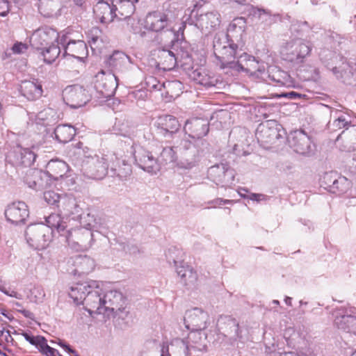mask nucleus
Listing matches in <instances>:
<instances>
[{"label": "nucleus", "instance_id": "9b49d317", "mask_svg": "<svg viewBox=\"0 0 356 356\" xmlns=\"http://www.w3.org/2000/svg\"><path fill=\"white\" fill-rule=\"evenodd\" d=\"M94 87L103 97H111L118 87L117 78L113 73L102 70L95 76Z\"/></svg>", "mask_w": 356, "mask_h": 356}, {"label": "nucleus", "instance_id": "774afa93", "mask_svg": "<svg viewBox=\"0 0 356 356\" xmlns=\"http://www.w3.org/2000/svg\"><path fill=\"white\" fill-rule=\"evenodd\" d=\"M280 356H307V355L305 354H302V353L300 355V354L294 353V352H287V353H284L281 354Z\"/></svg>", "mask_w": 356, "mask_h": 356}, {"label": "nucleus", "instance_id": "f3484780", "mask_svg": "<svg viewBox=\"0 0 356 356\" xmlns=\"http://www.w3.org/2000/svg\"><path fill=\"white\" fill-rule=\"evenodd\" d=\"M238 63L242 70L248 72L250 76L257 78L265 73L266 65L264 62H259L246 53L238 56Z\"/></svg>", "mask_w": 356, "mask_h": 356}, {"label": "nucleus", "instance_id": "f03ea898", "mask_svg": "<svg viewBox=\"0 0 356 356\" xmlns=\"http://www.w3.org/2000/svg\"><path fill=\"white\" fill-rule=\"evenodd\" d=\"M69 170L68 165L58 159H52L46 165V170H30L26 174L25 181L29 188L35 191L45 188L49 180L57 181L63 178Z\"/></svg>", "mask_w": 356, "mask_h": 356}, {"label": "nucleus", "instance_id": "9d476101", "mask_svg": "<svg viewBox=\"0 0 356 356\" xmlns=\"http://www.w3.org/2000/svg\"><path fill=\"white\" fill-rule=\"evenodd\" d=\"M67 39L64 44H61L65 49L66 58L65 63L68 65L72 59L78 62H83L88 56L86 44L82 39L74 40L66 35Z\"/></svg>", "mask_w": 356, "mask_h": 356}, {"label": "nucleus", "instance_id": "338daca9", "mask_svg": "<svg viewBox=\"0 0 356 356\" xmlns=\"http://www.w3.org/2000/svg\"><path fill=\"white\" fill-rule=\"evenodd\" d=\"M344 69H341L340 67H334L332 68V73L337 76V78H341L343 76V72Z\"/></svg>", "mask_w": 356, "mask_h": 356}, {"label": "nucleus", "instance_id": "a211bd4d", "mask_svg": "<svg viewBox=\"0 0 356 356\" xmlns=\"http://www.w3.org/2000/svg\"><path fill=\"white\" fill-rule=\"evenodd\" d=\"M170 11H154L149 13L145 20V27L152 31H160L172 21Z\"/></svg>", "mask_w": 356, "mask_h": 356}, {"label": "nucleus", "instance_id": "f704fd0d", "mask_svg": "<svg viewBox=\"0 0 356 356\" xmlns=\"http://www.w3.org/2000/svg\"><path fill=\"white\" fill-rule=\"evenodd\" d=\"M61 207L67 215L79 214L81 210L76 200L70 196L62 197Z\"/></svg>", "mask_w": 356, "mask_h": 356}, {"label": "nucleus", "instance_id": "79ce46f5", "mask_svg": "<svg viewBox=\"0 0 356 356\" xmlns=\"http://www.w3.org/2000/svg\"><path fill=\"white\" fill-rule=\"evenodd\" d=\"M349 117L346 115H341L332 122L328 123V127L332 131H336L341 129H348L350 125Z\"/></svg>", "mask_w": 356, "mask_h": 356}, {"label": "nucleus", "instance_id": "680f3d73", "mask_svg": "<svg viewBox=\"0 0 356 356\" xmlns=\"http://www.w3.org/2000/svg\"><path fill=\"white\" fill-rule=\"evenodd\" d=\"M49 109H44L42 111H40V113H38L36 115V120H38V121H42V120H45L47 119V114L49 113Z\"/></svg>", "mask_w": 356, "mask_h": 356}, {"label": "nucleus", "instance_id": "aec40b11", "mask_svg": "<svg viewBox=\"0 0 356 356\" xmlns=\"http://www.w3.org/2000/svg\"><path fill=\"white\" fill-rule=\"evenodd\" d=\"M5 216L13 224L24 222L29 216L28 206L24 202H13L8 206Z\"/></svg>", "mask_w": 356, "mask_h": 356}, {"label": "nucleus", "instance_id": "2eb2a0df", "mask_svg": "<svg viewBox=\"0 0 356 356\" xmlns=\"http://www.w3.org/2000/svg\"><path fill=\"white\" fill-rule=\"evenodd\" d=\"M102 289L99 287V283L97 282V286L95 289H90L88 294L81 304L85 305L86 309L90 314H105V307H104V296H102Z\"/></svg>", "mask_w": 356, "mask_h": 356}, {"label": "nucleus", "instance_id": "72a5a7b5", "mask_svg": "<svg viewBox=\"0 0 356 356\" xmlns=\"http://www.w3.org/2000/svg\"><path fill=\"white\" fill-rule=\"evenodd\" d=\"M152 88L158 89L159 90H161V88H163L166 90L167 93L169 94L170 96L177 97L179 96L181 92L182 84L180 81H172L164 82L162 84H154L152 86Z\"/></svg>", "mask_w": 356, "mask_h": 356}, {"label": "nucleus", "instance_id": "0eeeda50", "mask_svg": "<svg viewBox=\"0 0 356 356\" xmlns=\"http://www.w3.org/2000/svg\"><path fill=\"white\" fill-rule=\"evenodd\" d=\"M51 230L43 223L29 225L25 231L27 243L35 249H44L51 240Z\"/></svg>", "mask_w": 356, "mask_h": 356}, {"label": "nucleus", "instance_id": "69168bd1", "mask_svg": "<svg viewBox=\"0 0 356 356\" xmlns=\"http://www.w3.org/2000/svg\"><path fill=\"white\" fill-rule=\"evenodd\" d=\"M59 345L63 347L67 352L71 353L72 356H79L75 350L72 349L68 345L63 343V342H60Z\"/></svg>", "mask_w": 356, "mask_h": 356}, {"label": "nucleus", "instance_id": "ddd939ff", "mask_svg": "<svg viewBox=\"0 0 356 356\" xmlns=\"http://www.w3.org/2000/svg\"><path fill=\"white\" fill-rule=\"evenodd\" d=\"M63 97L66 104L74 108L84 106L90 100L88 92L79 86L66 87L63 92Z\"/></svg>", "mask_w": 356, "mask_h": 356}, {"label": "nucleus", "instance_id": "0e129e2a", "mask_svg": "<svg viewBox=\"0 0 356 356\" xmlns=\"http://www.w3.org/2000/svg\"><path fill=\"white\" fill-rule=\"evenodd\" d=\"M250 200L259 202L265 200V195L262 194L251 193L248 197Z\"/></svg>", "mask_w": 356, "mask_h": 356}, {"label": "nucleus", "instance_id": "2f4dec72", "mask_svg": "<svg viewBox=\"0 0 356 356\" xmlns=\"http://www.w3.org/2000/svg\"><path fill=\"white\" fill-rule=\"evenodd\" d=\"M56 138L60 143L70 141L76 134L75 129L67 124H60L54 130Z\"/></svg>", "mask_w": 356, "mask_h": 356}, {"label": "nucleus", "instance_id": "423d86ee", "mask_svg": "<svg viewBox=\"0 0 356 356\" xmlns=\"http://www.w3.org/2000/svg\"><path fill=\"white\" fill-rule=\"evenodd\" d=\"M236 44L230 42L228 35L224 33L217 34L213 40V52L216 57L222 64H229L238 58V51Z\"/></svg>", "mask_w": 356, "mask_h": 356}, {"label": "nucleus", "instance_id": "7c9ffc66", "mask_svg": "<svg viewBox=\"0 0 356 356\" xmlns=\"http://www.w3.org/2000/svg\"><path fill=\"white\" fill-rule=\"evenodd\" d=\"M190 76L197 83L206 88L215 86L217 83V80L214 76H210L202 68L193 70Z\"/></svg>", "mask_w": 356, "mask_h": 356}, {"label": "nucleus", "instance_id": "58836bf2", "mask_svg": "<svg viewBox=\"0 0 356 356\" xmlns=\"http://www.w3.org/2000/svg\"><path fill=\"white\" fill-rule=\"evenodd\" d=\"M335 319L334 324L336 326L341 330H343L346 332H349V329L350 325H352V321H346L345 318L346 317H354L352 315L344 314L343 312H341V310H337L334 312Z\"/></svg>", "mask_w": 356, "mask_h": 356}, {"label": "nucleus", "instance_id": "5701e85b", "mask_svg": "<svg viewBox=\"0 0 356 356\" xmlns=\"http://www.w3.org/2000/svg\"><path fill=\"white\" fill-rule=\"evenodd\" d=\"M184 130L186 133H188L189 136L193 138H200L209 132V124L203 119H191L186 121Z\"/></svg>", "mask_w": 356, "mask_h": 356}, {"label": "nucleus", "instance_id": "a878e982", "mask_svg": "<svg viewBox=\"0 0 356 356\" xmlns=\"http://www.w3.org/2000/svg\"><path fill=\"white\" fill-rule=\"evenodd\" d=\"M103 296L105 314L108 312L120 309L124 302L123 295L117 290L108 291Z\"/></svg>", "mask_w": 356, "mask_h": 356}, {"label": "nucleus", "instance_id": "13d9d810", "mask_svg": "<svg viewBox=\"0 0 356 356\" xmlns=\"http://www.w3.org/2000/svg\"><path fill=\"white\" fill-rule=\"evenodd\" d=\"M124 169L123 172H120L118 175L122 178H126L127 176L130 175L131 173V165L128 164L124 163Z\"/></svg>", "mask_w": 356, "mask_h": 356}, {"label": "nucleus", "instance_id": "cd10ccee", "mask_svg": "<svg viewBox=\"0 0 356 356\" xmlns=\"http://www.w3.org/2000/svg\"><path fill=\"white\" fill-rule=\"evenodd\" d=\"M176 270L184 285L189 287L195 286L197 281V275L192 267L181 263L177 266Z\"/></svg>", "mask_w": 356, "mask_h": 356}, {"label": "nucleus", "instance_id": "a19ab883", "mask_svg": "<svg viewBox=\"0 0 356 356\" xmlns=\"http://www.w3.org/2000/svg\"><path fill=\"white\" fill-rule=\"evenodd\" d=\"M257 135L258 139H261L265 143H269L272 139L277 137V133L275 129L262 124L259 126Z\"/></svg>", "mask_w": 356, "mask_h": 356}, {"label": "nucleus", "instance_id": "e433bc0d", "mask_svg": "<svg viewBox=\"0 0 356 356\" xmlns=\"http://www.w3.org/2000/svg\"><path fill=\"white\" fill-rule=\"evenodd\" d=\"M60 44H55L54 42L44 47L42 54L44 57V60L47 63H53L59 56L60 53Z\"/></svg>", "mask_w": 356, "mask_h": 356}, {"label": "nucleus", "instance_id": "c85d7f7f", "mask_svg": "<svg viewBox=\"0 0 356 356\" xmlns=\"http://www.w3.org/2000/svg\"><path fill=\"white\" fill-rule=\"evenodd\" d=\"M73 265L74 274H88L94 270L95 262L87 255H78L74 258Z\"/></svg>", "mask_w": 356, "mask_h": 356}, {"label": "nucleus", "instance_id": "864d4df0", "mask_svg": "<svg viewBox=\"0 0 356 356\" xmlns=\"http://www.w3.org/2000/svg\"><path fill=\"white\" fill-rule=\"evenodd\" d=\"M0 291L8 296L13 297V298H15L17 299H21V295L19 294L17 292H16L15 291H9L6 290L5 289V287L1 285H0Z\"/></svg>", "mask_w": 356, "mask_h": 356}, {"label": "nucleus", "instance_id": "6ab92c4d", "mask_svg": "<svg viewBox=\"0 0 356 356\" xmlns=\"http://www.w3.org/2000/svg\"><path fill=\"white\" fill-rule=\"evenodd\" d=\"M220 22V15L216 11H211L198 15L195 26L202 32L209 33L218 29Z\"/></svg>", "mask_w": 356, "mask_h": 356}, {"label": "nucleus", "instance_id": "8fccbe9b", "mask_svg": "<svg viewBox=\"0 0 356 356\" xmlns=\"http://www.w3.org/2000/svg\"><path fill=\"white\" fill-rule=\"evenodd\" d=\"M28 46L22 42H16L12 47V51L15 54H21L26 52L27 50Z\"/></svg>", "mask_w": 356, "mask_h": 356}, {"label": "nucleus", "instance_id": "c9c22d12", "mask_svg": "<svg viewBox=\"0 0 356 356\" xmlns=\"http://www.w3.org/2000/svg\"><path fill=\"white\" fill-rule=\"evenodd\" d=\"M351 186V182L345 177H339L334 179L332 184L330 186V191L332 193L343 194L346 193Z\"/></svg>", "mask_w": 356, "mask_h": 356}, {"label": "nucleus", "instance_id": "20e7f679", "mask_svg": "<svg viewBox=\"0 0 356 356\" xmlns=\"http://www.w3.org/2000/svg\"><path fill=\"white\" fill-rule=\"evenodd\" d=\"M312 44L301 38L287 41L281 49L283 58L296 64L302 63L312 50Z\"/></svg>", "mask_w": 356, "mask_h": 356}, {"label": "nucleus", "instance_id": "5fc2aeb1", "mask_svg": "<svg viewBox=\"0 0 356 356\" xmlns=\"http://www.w3.org/2000/svg\"><path fill=\"white\" fill-rule=\"evenodd\" d=\"M193 332L190 334L189 339L195 343H198L199 341H201L202 339V336L201 332H196V331H192Z\"/></svg>", "mask_w": 356, "mask_h": 356}, {"label": "nucleus", "instance_id": "6e6552de", "mask_svg": "<svg viewBox=\"0 0 356 356\" xmlns=\"http://www.w3.org/2000/svg\"><path fill=\"white\" fill-rule=\"evenodd\" d=\"M106 63L127 78L132 76L138 70V65L130 56L119 51H114L107 59Z\"/></svg>", "mask_w": 356, "mask_h": 356}, {"label": "nucleus", "instance_id": "a18cd8bd", "mask_svg": "<svg viewBox=\"0 0 356 356\" xmlns=\"http://www.w3.org/2000/svg\"><path fill=\"white\" fill-rule=\"evenodd\" d=\"M40 352L44 354L46 356H61L58 351L50 347L47 343L45 339L42 341L39 346Z\"/></svg>", "mask_w": 356, "mask_h": 356}, {"label": "nucleus", "instance_id": "473e14b6", "mask_svg": "<svg viewBox=\"0 0 356 356\" xmlns=\"http://www.w3.org/2000/svg\"><path fill=\"white\" fill-rule=\"evenodd\" d=\"M45 222L47 223L46 226L49 229H55L59 233L65 232V229L67 227L66 222L63 220L60 215L58 213H51L46 218Z\"/></svg>", "mask_w": 356, "mask_h": 356}, {"label": "nucleus", "instance_id": "de8ad7c7", "mask_svg": "<svg viewBox=\"0 0 356 356\" xmlns=\"http://www.w3.org/2000/svg\"><path fill=\"white\" fill-rule=\"evenodd\" d=\"M251 15L252 17L263 21H266L271 15L269 10L258 8H252Z\"/></svg>", "mask_w": 356, "mask_h": 356}, {"label": "nucleus", "instance_id": "f257e3e1", "mask_svg": "<svg viewBox=\"0 0 356 356\" xmlns=\"http://www.w3.org/2000/svg\"><path fill=\"white\" fill-rule=\"evenodd\" d=\"M133 154L136 162L143 170L156 174L162 167L172 165L177 160V155L171 147H163L159 155L155 158L152 152H149L140 146L132 145Z\"/></svg>", "mask_w": 356, "mask_h": 356}, {"label": "nucleus", "instance_id": "bb28decb", "mask_svg": "<svg viewBox=\"0 0 356 356\" xmlns=\"http://www.w3.org/2000/svg\"><path fill=\"white\" fill-rule=\"evenodd\" d=\"M20 90L22 95L29 100H35L42 95V87L38 80L22 81Z\"/></svg>", "mask_w": 356, "mask_h": 356}, {"label": "nucleus", "instance_id": "393cba45", "mask_svg": "<svg viewBox=\"0 0 356 356\" xmlns=\"http://www.w3.org/2000/svg\"><path fill=\"white\" fill-rule=\"evenodd\" d=\"M115 11L117 19H122L130 17L135 11V3L138 0H110Z\"/></svg>", "mask_w": 356, "mask_h": 356}, {"label": "nucleus", "instance_id": "4d7b16f0", "mask_svg": "<svg viewBox=\"0 0 356 356\" xmlns=\"http://www.w3.org/2000/svg\"><path fill=\"white\" fill-rule=\"evenodd\" d=\"M211 170L212 172H216L217 171L222 172V175L225 176L226 173L227 172V169L226 168V166L224 164L218 165L216 166H213L211 168Z\"/></svg>", "mask_w": 356, "mask_h": 356}, {"label": "nucleus", "instance_id": "7ed1b4c3", "mask_svg": "<svg viewBox=\"0 0 356 356\" xmlns=\"http://www.w3.org/2000/svg\"><path fill=\"white\" fill-rule=\"evenodd\" d=\"M83 152V170L86 175L91 179H102L107 174L108 165L106 159L99 156L89 148L86 147Z\"/></svg>", "mask_w": 356, "mask_h": 356}, {"label": "nucleus", "instance_id": "412c9836", "mask_svg": "<svg viewBox=\"0 0 356 356\" xmlns=\"http://www.w3.org/2000/svg\"><path fill=\"white\" fill-rule=\"evenodd\" d=\"M97 286V282L95 280H88L83 282L74 284L70 287L69 296L73 299L76 305L81 304L84 298L88 294L90 289H95Z\"/></svg>", "mask_w": 356, "mask_h": 356}, {"label": "nucleus", "instance_id": "3c124183", "mask_svg": "<svg viewBox=\"0 0 356 356\" xmlns=\"http://www.w3.org/2000/svg\"><path fill=\"white\" fill-rule=\"evenodd\" d=\"M22 335L24 336L25 339L27 341H29L31 344L37 345L39 346L44 339V337H34L33 336L29 335L28 333H26V332L23 333Z\"/></svg>", "mask_w": 356, "mask_h": 356}, {"label": "nucleus", "instance_id": "39448f33", "mask_svg": "<svg viewBox=\"0 0 356 356\" xmlns=\"http://www.w3.org/2000/svg\"><path fill=\"white\" fill-rule=\"evenodd\" d=\"M61 235L65 236L68 245L76 251H87L95 242L93 232L79 227L71 228Z\"/></svg>", "mask_w": 356, "mask_h": 356}, {"label": "nucleus", "instance_id": "f8f14e48", "mask_svg": "<svg viewBox=\"0 0 356 356\" xmlns=\"http://www.w3.org/2000/svg\"><path fill=\"white\" fill-rule=\"evenodd\" d=\"M177 120L172 115L159 117L154 122V131L159 138H171L179 129Z\"/></svg>", "mask_w": 356, "mask_h": 356}, {"label": "nucleus", "instance_id": "dca6fc26", "mask_svg": "<svg viewBox=\"0 0 356 356\" xmlns=\"http://www.w3.org/2000/svg\"><path fill=\"white\" fill-rule=\"evenodd\" d=\"M208 314L200 308H193L186 312L184 323L187 329L192 331L204 330L207 326Z\"/></svg>", "mask_w": 356, "mask_h": 356}, {"label": "nucleus", "instance_id": "37998d69", "mask_svg": "<svg viewBox=\"0 0 356 356\" xmlns=\"http://www.w3.org/2000/svg\"><path fill=\"white\" fill-rule=\"evenodd\" d=\"M21 163L25 166L31 165L35 160V154L29 149H22Z\"/></svg>", "mask_w": 356, "mask_h": 356}, {"label": "nucleus", "instance_id": "bf43d9fd", "mask_svg": "<svg viewBox=\"0 0 356 356\" xmlns=\"http://www.w3.org/2000/svg\"><path fill=\"white\" fill-rule=\"evenodd\" d=\"M133 96L136 99H144L147 97V92L144 90H138L132 92Z\"/></svg>", "mask_w": 356, "mask_h": 356}, {"label": "nucleus", "instance_id": "052dcab7", "mask_svg": "<svg viewBox=\"0 0 356 356\" xmlns=\"http://www.w3.org/2000/svg\"><path fill=\"white\" fill-rule=\"evenodd\" d=\"M345 319L346 321H352V325L348 332H353L356 335V317H346Z\"/></svg>", "mask_w": 356, "mask_h": 356}, {"label": "nucleus", "instance_id": "b1692460", "mask_svg": "<svg viewBox=\"0 0 356 356\" xmlns=\"http://www.w3.org/2000/svg\"><path fill=\"white\" fill-rule=\"evenodd\" d=\"M290 143L295 151L299 154H306L311 150L310 138L303 131H294Z\"/></svg>", "mask_w": 356, "mask_h": 356}, {"label": "nucleus", "instance_id": "4c0bfd02", "mask_svg": "<svg viewBox=\"0 0 356 356\" xmlns=\"http://www.w3.org/2000/svg\"><path fill=\"white\" fill-rule=\"evenodd\" d=\"M268 76L277 86L289 87L291 85V78L286 72L280 70H273Z\"/></svg>", "mask_w": 356, "mask_h": 356}, {"label": "nucleus", "instance_id": "6e6d98bb", "mask_svg": "<svg viewBox=\"0 0 356 356\" xmlns=\"http://www.w3.org/2000/svg\"><path fill=\"white\" fill-rule=\"evenodd\" d=\"M160 356H171L168 342H163L161 345Z\"/></svg>", "mask_w": 356, "mask_h": 356}, {"label": "nucleus", "instance_id": "c03bdc74", "mask_svg": "<svg viewBox=\"0 0 356 356\" xmlns=\"http://www.w3.org/2000/svg\"><path fill=\"white\" fill-rule=\"evenodd\" d=\"M245 19L243 17L234 19L229 24V31L243 32L245 28Z\"/></svg>", "mask_w": 356, "mask_h": 356}, {"label": "nucleus", "instance_id": "ea45409f", "mask_svg": "<svg viewBox=\"0 0 356 356\" xmlns=\"http://www.w3.org/2000/svg\"><path fill=\"white\" fill-rule=\"evenodd\" d=\"M79 222V227L89 229L92 232L95 229L98 228V222L96 217L90 213L81 215Z\"/></svg>", "mask_w": 356, "mask_h": 356}, {"label": "nucleus", "instance_id": "4be33fe9", "mask_svg": "<svg viewBox=\"0 0 356 356\" xmlns=\"http://www.w3.org/2000/svg\"><path fill=\"white\" fill-rule=\"evenodd\" d=\"M93 12L97 19L102 23H110L117 18L113 4L108 1H97L93 8Z\"/></svg>", "mask_w": 356, "mask_h": 356}, {"label": "nucleus", "instance_id": "e2e57ef3", "mask_svg": "<svg viewBox=\"0 0 356 356\" xmlns=\"http://www.w3.org/2000/svg\"><path fill=\"white\" fill-rule=\"evenodd\" d=\"M335 175L332 172H330V173H325V175H324L323 177V179H324V181L325 183L330 187V184L329 183L330 182H332L333 181V180L334 179H336L335 177Z\"/></svg>", "mask_w": 356, "mask_h": 356}, {"label": "nucleus", "instance_id": "4468645a", "mask_svg": "<svg viewBox=\"0 0 356 356\" xmlns=\"http://www.w3.org/2000/svg\"><path fill=\"white\" fill-rule=\"evenodd\" d=\"M179 147L182 151V158L178 163V166L184 169H191L197 163V148L186 137L181 140Z\"/></svg>", "mask_w": 356, "mask_h": 356}, {"label": "nucleus", "instance_id": "09e8293b", "mask_svg": "<svg viewBox=\"0 0 356 356\" xmlns=\"http://www.w3.org/2000/svg\"><path fill=\"white\" fill-rule=\"evenodd\" d=\"M309 26L307 22H297L291 25V30L298 33H302L308 31Z\"/></svg>", "mask_w": 356, "mask_h": 356}, {"label": "nucleus", "instance_id": "603ef678", "mask_svg": "<svg viewBox=\"0 0 356 356\" xmlns=\"http://www.w3.org/2000/svg\"><path fill=\"white\" fill-rule=\"evenodd\" d=\"M9 11V2L7 0H0V16L5 17Z\"/></svg>", "mask_w": 356, "mask_h": 356}, {"label": "nucleus", "instance_id": "49530a36", "mask_svg": "<svg viewBox=\"0 0 356 356\" xmlns=\"http://www.w3.org/2000/svg\"><path fill=\"white\" fill-rule=\"evenodd\" d=\"M44 199L49 204L51 205L56 204L59 202L60 200H62L60 195L53 191H45L44 193Z\"/></svg>", "mask_w": 356, "mask_h": 356}, {"label": "nucleus", "instance_id": "1a4fd4ad", "mask_svg": "<svg viewBox=\"0 0 356 356\" xmlns=\"http://www.w3.org/2000/svg\"><path fill=\"white\" fill-rule=\"evenodd\" d=\"M67 37L66 34L60 35L53 29H42L35 31L30 38V42L33 47L36 49H43L44 46H48L56 42L64 44Z\"/></svg>", "mask_w": 356, "mask_h": 356}, {"label": "nucleus", "instance_id": "c756f323", "mask_svg": "<svg viewBox=\"0 0 356 356\" xmlns=\"http://www.w3.org/2000/svg\"><path fill=\"white\" fill-rule=\"evenodd\" d=\"M159 65L163 70H170L177 64V58L175 54L168 49H162L158 52Z\"/></svg>", "mask_w": 356, "mask_h": 356}]
</instances>
